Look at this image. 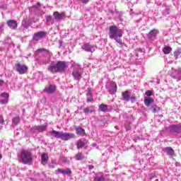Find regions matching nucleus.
<instances>
[{
	"label": "nucleus",
	"instance_id": "f257e3e1",
	"mask_svg": "<svg viewBox=\"0 0 181 181\" xmlns=\"http://www.w3.org/2000/svg\"><path fill=\"white\" fill-rule=\"evenodd\" d=\"M69 69L67 62L64 61L52 62L48 66L47 70L54 74V73H66Z\"/></svg>",
	"mask_w": 181,
	"mask_h": 181
},
{
	"label": "nucleus",
	"instance_id": "f03ea898",
	"mask_svg": "<svg viewBox=\"0 0 181 181\" xmlns=\"http://www.w3.org/2000/svg\"><path fill=\"white\" fill-rule=\"evenodd\" d=\"M109 37L110 39H114L119 46L124 47L127 46L125 43L122 42L121 37H122V30L118 28L116 25H111L109 28Z\"/></svg>",
	"mask_w": 181,
	"mask_h": 181
},
{
	"label": "nucleus",
	"instance_id": "7ed1b4c3",
	"mask_svg": "<svg viewBox=\"0 0 181 181\" xmlns=\"http://www.w3.org/2000/svg\"><path fill=\"white\" fill-rule=\"evenodd\" d=\"M50 136L52 138H56L57 139H60L64 141H70V139H74V138H76V134L74 133L63 132L56 130L50 132Z\"/></svg>",
	"mask_w": 181,
	"mask_h": 181
},
{
	"label": "nucleus",
	"instance_id": "20e7f679",
	"mask_svg": "<svg viewBox=\"0 0 181 181\" xmlns=\"http://www.w3.org/2000/svg\"><path fill=\"white\" fill-rule=\"evenodd\" d=\"M72 67V76L74 77V80L76 81H80L81 78L83 77V68L78 64L74 63L71 66Z\"/></svg>",
	"mask_w": 181,
	"mask_h": 181
},
{
	"label": "nucleus",
	"instance_id": "39448f33",
	"mask_svg": "<svg viewBox=\"0 0 181 181\" xmlns=\"http://www.w3.org/2000/svg\"><path fill=\"white\" fill-rule=\"evenodd\" d=\"M43 52H49L45 49H38L35 52L34 56L40 64H47L49 63V58L43 56Z\"/></svg>",
	"mask_w": 181,
	"mask_h": 181
},
{
	"label": "nucleus",
	"instance_id": "423d86ee",
	"mask_svg": "<svg viewBox=\"0 0 181 181\" xmlns=\"http://www.w3.org/2000/svg\"><path fill=\"white\" fill-rule=\"evenodd\" d=\"M19 162L23 163V165H28L32 163L33 158L32 153L29 150H23L21 154L18 158Z\"/></svg>",
	"mask_w": 181,
	"mask_h": 181
},
{
	"label": "nucleus",
	"instance_id": "0eeeda50",
	"mask_svg": "<svg viewBox=\"0 0 181 181\" xmlns=\"http://www.w3.org/2000/svg\"><path fill=\"white\" fill-rule=\"evenodd\" d=\"M158 33H159V31L156 29L151 30L148 34H147V43H152L153 40H156V36H158Z\"/></svg>",
	"mask_w": 181,
	"mask_h": 181
},
{
	"label": "nucleus",
	"instance_id": "6e6552de",
	"mask_svg": "<svg viewBox=\"0 0 181 181\" xmlns=\"http://www.w3.org/2000/svg\"><path fill=\"white\" fill-rule=\"evenodd\" d=\"M168 130L170 134H175V135H181V125L173 124L168 127Z\"/></svg>",
	"mask_w": 181,
	"mask_h": 181
},
{
	"label": "nucleus",
	"instance_id": "1a4fd4ad",
	"mask_svg": "<svg viewBox=\"0 0 181 181\" xmlns=\"http://www.w3.org/2000/svg\"><path fill=\"white\" fill-rule=\"evenodd\" d=\"M15 70L16 71H18L19 74H25V73L28 71V66L25 64L17 63L15 65Z\"/></svg>",
	"mask_w": 181,
	"mask_h": 181
},
{
	"label": "nucleus",
	"instance_id": "9d476101",
	"mask_svg": "<svg viewBox=\"0 0 181 181\" xmlns=\"http://www.w3.org/2000/svg\"><path fill=\"white\" fill-rule=\"evenodd\" d=\"M47 33L45 31H39L37 33H34L33 37V40L34 42H39V40H42L44 37H46Z\"/></svg>",
	"mask_w": 181,
	"mask_h": 181
},
{
	"label": "nucleus",
	"instance_id": "9b49d317",
	"mask_svg": "<svg viewBox=\"0 0 181 181\" xmlns=\"http://www.w3.org/2000/svg\"><path fill=\"white\" fill-rule=\"evenodd\" d=\"M105 89L107 90L110 94H115L117 93V84L115 83H107L105 85Z\"/></svg>",
	"mask_w": 181,
	"mask_h": 181
},
{
	"label": "nucleus",
	"instance_id": "f8f14e48",
	"mask_svg": "<svg viewBox=\"0 0 181 181\" xmlns=\"http://www.w3.org/2000/svg\"><path fill=\"white\" fill-rule=\"evenodd\" d=\"M170 77L177 81H181V68L174 69L170 74Z\"/></svg>",
	"mask_w": 181,
	"mask_h": 181
},
{
	"label": "nucleus",
	"instance_id": "ddd939ff",
	"mask_svg": "<svg viewBox=\"0 0 181 181\" xmlns=\"http://www.w3.org/2000/svg\"><path fill=\"white\" fill-rule=\"evenodd\" d=\"M82 49L85 50V52H88L90 53H94L95 52V49H97L96 46H93L90 43L86 42L82 46Z\"/></svg>",
	"mask_w": 181,
	"mask_h": 181
},
{
	"label": "nucleus",
	"instance_id": "4468645a",
	"mask_svg": "<svg viewBox=\"0 0 181 181\" xmlns=\"http://www.w3.org/2000/svg\"><path fill=\"white\" fill-rule=\"evenodd\" d=\"M8 103H9V93L4 92L0 95V104L6 105Z\"/></svg>",
	"mask_w": 181,
	"mask_h": 181
},
{
	"label": "nucleus",
	"instance_id": "2eb2a0df",
	"mask_svg": "<svg viewBox=\"0 0 181 181\" xmlns=\"http://www.w3.org/2000/svg\"><path fill=\"white\" fill-rule=\"evenodd\" d=\"M53 16L57 22H60L66 18V13L62 12L61 13L59 11H55L53 13Z\"/></svg>",
	"mask_w": 181,
	"mask_h": 181
},
{
	"label": "nucleus",
	"instance_id": "dca6fc26",
	"mask_svg": "<svg viewBox=\"0 0 181 181\" xmlns=\"http://www.w3.org/2000/svg\"><path fill=\"white\" fill-rule=\"evenodd\" d=\"M6 23L7 26L13 30L18 28V22L16 20H8Z\"/></svg>",
	"mask_w": 181,
	"mask_h": 181
},
{
	"label": "nucleus",
	"instance_id": "f3484780",
	"mask_svg": "<svg viewBox=\"0 0 181 181\" xmlns=\"http://www.w3.org/2000/svg\"><path fill=\"white\" fill-rule=\"evenodd\" d=\"M56 172L57 175H60V173H62V175H68V176H70V175H71V170H70V168H66L65 170L58 168Z\"/></svg>",
	"mask_w": 181,
	"mask_h": 181
},
{
	"label": "nucleus",
	"instance_id": "a211bd4d",
	"mask_svg": "<svg viewBox=\"0 0 181 181\" xmlns=\"http://www.w3.org/2000/svg\"><path fill=\"white\" fill-rule=\"evenodd\" d=\"M76 134V135H78L79 136H84L86 135V129H84L81 127H76L75 128Z\"/></svg>",
	"mask_w": 181,
	"mask_h": 181
},
{
	"label": "nucleus",
	"instance_id": "6ab92c4d",
	"mask_svg": "<svg viewBox=\"0 0 181 181\" xmlns=\"http://www.w3.org/2000/svg\"><path fill=\"white\" fill-rule=\"evenodd\" d=\"M163 152L168 155V156H173L175 155V150L172 147H165L163 148Z\"/></svg>",
	"mask_w": 181,
	"mask_h": 181
},
{
	"label": "nucleus",
	"instance_id": "aec40b11",
	"mask_svg": "<svg viewBox=\"0 0 181 181\" xmlns=\"http://www.w3.org/2000/svg\"><path fill=\"white\" fill-rule=\"evenodd\" d=\"M122 100L123 101H126L127 103H128V101H129L130 100V95H129V90H126L124 92L122 93Z\"/></svg>",
	"mask_w": 181,
	"mask_h": 181
},
{
	"label": "nucleus",
	"instance_id": "412c9836",
	"mask_svg": "<svg viewBox=\"0 0 181 181\" xmlns=\"http://www.w3.org/2000/svg\"><path fill=\"white\" fill-rule=\"evenodd\" d=\"M4 45L5 47H7V49L11 47V46H13V47H15V44H13V42H12L11 41V38L10 37L5 38Z\"/></svg>",
	"mask_w": 181,
	"mask_h": 181
},
{
	"label": "nucleus",
	"instance_id": "4be33fe9",
	"mask_svg": "<svg viewBox=\"0 0 181 181\" xmlns=\"http://www.w3.org/2000/svg\"><path fill=\"white\" fill-rule=\"evenodd\" d=\"M41 163L42 165H46L47 163V161L49 160V155L47 153H42L41 156Z\"/></svg>",
	"mask_w": 181,
	"mask_h": 181
},
{
	"label": "nucleus",
	"instance_id": "5701e85b",
	"mask_svg": "<svg viewBox=\"0 0 181 181\" xmlns=\"http://www.w3.org/2000/svg\"><path fill=\"white\" fill-rule=\"evenodd\" d=\"M105 177H104V174L103 173H98L93 179V181H105Z\"/></svg>",
	"mask_w": 181,
	"mask_h": 181
},
{
	"label": "nucleus",
	"instance_id": "b1692460",
	"mask_svg": "<svg viewBox=\"0 0 181 181\" xmlns=\"http://www.w3.org/2000/svg\"><path fill=\"white\" fill-rule=\"evenodd\" d=\"M44 90L45 91V93H54V91L56 90V86L49 85V87L45 88Z\"/></svg>",
	"mask_w": 181,
	"mask_h": 181
},
{
	"label": "nucleus",
	"instance_id": "393cba45",
	"mask_svg": "<svg viewBox=\"0 0 181 181\" xmlns=\"http://www.w3.org/2000/svg\"><path fill=\"white\" fill-rule=\"evenodd\" d=\"M45 20L48 25H53V23H54V19L53 18V16L50 15H46Z\"/></svg>",
	"mask_w": 181,
	"mask_h": 181
},
{
	"label": "nucleus",
	"instance_id": "a878e982",
	"mask_svg": "<svg viewBox=\"0 0 181 181\" xmlns=\"http://www.w3.org/2000/svg\"><path fill=\"white\" fill-rule=\"evenodd\" d=\"M37 132H45L47 130V123L41 126H37Z\"/></svg>",
	"mask_w": 181,
	"mask_h": 181
},
{
	"label": "nucleus",
	"instance_id": "bb28decb",
	"mask_svg": "<svg viewBox=\"0 0 181 181\" xmlns=\"http://www.w3.org/2000/svg\"><path fill=\"white\" fill-rule=\"evenodd\" d=\"M152 103H153V98H147L144 99V104L146 105V107H151Z\"/></svg>",
	"mask_w": 181,
	"mask_h": 181
},
{
	"label": "nucleus",
	"instance_id": "cd10ccee",
	"mask_svg": "<svg viewBox=\"0 0 181 181\" xmlns=\"http://www.w3.org/2000/svg\"><path fill=\"white\" fill-rule=\"evenodd\" d=\"M134 54L137 57H141L144 56V49L139 48L134 50Z\"/></svg>",
	"mask_w": 181,
	"mask_h": 181
},
{
	"label": "nucleus",
	"instance_id": "c85d7f7f",
	"mask_svg": "<svg viewBox=\"0 0 181 181\" xmlns=\"http://www.w3.org/2000/svg\"><path fill=\"white\" fill-rule=\"evenodd\" d=\"M84 145H86V143L81 139L78 140L76 142L77 149H81V148H84Z\"/></svg>",
	"mask_w": 181,
	"mask_h": 181
},
{
	"label": "nucleus",
	"instance_id": "c756f323",
	"mask_svg": "<svg viewBox=\"0 0 181 181\" xmlns=\"http://www.w3.org/2000/svg\"><path fill=\"white\" fill-rule=\"evenodd\" d=\"M33 22L31 21H28L26 19L23 20L22 21V25L24 26V28H29V26H30V25H32Z\"/></svg>",
	"mask_w": 181,
	"mask_h": 181
},
{
	"label": "nucleus",
	"instance_id": "7c9ffc66",
	"mask_svg": "<svg viewBox=\"0 0 181 181\" xmlns=\"http://www.w3.org/2000/svg\"><path fill=\"white\" fill-rule=\"evenodd\" d=\"M99 110L102 111V112H107V111H108V106L105 104H101L99 105Z\"/></svg>",
	"mask_w": 181,
	"mask_h": 181
},
{
	"label": "nucleus",
	"instance_id": "2f4dec72",
	"mask_svg": "<svg viewBox=\"0 0 181 181\" xmlns=\"http://www.w3.org/2000/svg\"><path fill=\"white\" fill-rule=\"evenodd\" d=\"M163 52L164 54H169V53H170V52H172V47H170L169 46H166L163 49Z\"/></svg>",
	"mask_w": 181,
	"mask_h": 181
},
{
	"label": "nucleus",
	"instance_id": "473e14b6",
	"mask_svg": "<svg viewBox=\"0 0 181 181\" xmlns=\"http://www.w3.org/2000/svg\"><path fill=\"white\" fill-rule=\"evenodd\" d=\"M180 54H181V48H177L174 52V57L175 60H177V59L179 58V56H180Z\"/></svg>",
	"mask_w": 181,
	"mask_h": 181
},
{
	"label": "nucleus",
	"instance_id": "72a5a7b5",
	"mask_svg": "<svg viewBox=\"0 0 181 181\" xmlns=\"http://www.w3.org/2000/svg\"><path fill=\"white\" fill-rule=\"evenodd\" d=\"M75 159L76 160H83V159H84V156L83 155V153H78L75 156Z\"/></svg>",
	"mask_w": 181,
	"mask_h": 181
},
{
	"label": "nucleus",
	"instance_id": "f704fd0d",
	"mask_svg": "<svg viewBox=\"0 0 181 181\" xmlns=\"http://www.w3.org/2000/svg\"><path fill=\"white\" fill-rule=\"evenodd\" d=\"M12 122L13 124H14V125H18V124L21 122V117H19L18 116L13 117Z\"/></svg>",
	"mask_w": 181,
	"mask_h": 181
},
{
	"label": "nucleus",
	"instance_id": "c9c22d12",
	"mask_svg": "<svg viewBox=\"0 0 181 181\" xmlns=\"http://www.w3.org/2000/svg\"><path fill=\"white\" fill-rule=\"evenodd\" d=\"M151 110H152V112H153L154 114L158 112V111H159L160 110V108L159 107H158L156 105H152L151 106Z\"/></svg>",
	"mask_w": 181,
	"mask_h": 181
},
{
	"label": "nucleus",
	"instance_id": "e433bc0d",
	"mask_svg": "<svg viewBox=\"0 0 181 181\" xmlns=\"http://www.w3.org/2000/svg\"><path fill=\"white\" fill-rule=\"evenodd\" d=\"M93 111H94V110H93L92 108L88 107H85V108L83 109V112H84V114H85L86 115H87L88 114H91V113H93Z\"/></svg>",
	"mask_w": 181,
	"mask_h": 181
},
{
	"label": "nucleus",
	"instance_id": "4c0bfd02",
	"mask_svg": "<svg viewBox=\"0 0 181 181\" xmlns=\"http://www.w3.org/2000/svg\"><path fill=\"white\" fill-rule=\"evenodd\" d=\"M30 132L33 135H36L37 134V126H34L33 127L30 128Z\"/></svg>",
	"mask_w": 181,
	"mask_h": 181
},
{
	"label": "nucleus",
	"instance_id": "58836bf2",
	"mask_svg": "<svg viewBox=\"0 0 181 181\" xmlns=\"http://www.w3.org/2000/svg\"><path fill=\"white\" fill-rule=\"evenodd\" d=\"M87 97H93V88H88L86 90Z\"/></svg>",
	"mask_w": 181,
	"mask_h": 181
},
{
	"label": "nucleus",
	"instance_id": "ea45409f",
	"mask_svg": "<svg viewBox=\"0 0 181 181\" xmlns=\"http://www.w3.org/2000/svg\"><path fill=\"white\" fill-rule=\"evenodd\" d=\"M169 13H170V10L169 8L166 7L165 9L163 11V15H164V16H168Z\"/></svg>",
	"mask_w": 181,
	"mask_h": 181
},
{
	"label": "nucleus",
	"instance_id": "a19ab883",
	"mask_svg": "<svg viewBox=\"0 0 181 181\" xmlns=\"http://www.w3.org/2000/svg\"><path fill=\"white\" fill-rule=\"evenodd\" d=\"M40 6V2L37 1L36 5H33V6L30 7V9H39V7Z\"/></svg>",
	"mask_w": 181,
	"mask_h": 181
},
{
	"label": "nucleus",
	"instance_id": "79ce46f5",
	"mask_svg": "<svg viewBox=\"0 0 181 181\" xmlns=\"http://www.w3.org/2000/svg\"><path fill=\"white\" fill-rule=\"evenodd\" d=\"M0 9H4V11H6V4L0 2Z\"/></svg>",
	"mask_w": 181,
	"mask_h": 181
},
{
	"label": "nucleus",
	"instance_id": "37998d69",
	"mask_svg": "<svg viewBox=\"0 0 181 181\" xmlns=\"http://www.w3.org/2000/svg\"><path fill=\"white\" fill-rule=\"evenodd\" d=\"M123 118H127V119L132 118V119H133V121H135V118H134V117H132V115L128 116L127 114L123 115Z\"/></svg>",
	"mask_w": 181,
	"mask_h": 181
},
{
	"label": "nucleus",
	"instance_id": "c03bdc74",
	"mask_svg": "<svg viewBox=\"0 0 181 181\" xmlns=\"http://www.w3.org/2000/svg\"><path fill=\"white\" fill-rule=\"evenodd\" d=\"M78 2H81V4H83L84 5H87L88 2H90V0H77Z\"/></svg>",
	"mask_w": 181,
	"mask_h": 181
},
{
	"label": "nucleus",
	"instance_id": "a18cd8bd",
	"mask_svg": "<svg viewBox=\"0 0 181 181\" xmlns=\"http://www.w3.org/2000/svg\"><path fill=\"white\" fill-rule=\"evenodd\" d=\"M0 124L1 125L5 124V120L4 119V116L2 115H0Z\"/></svg>",
	"mask_w": 181,
	"mask_h": 181
},
{
	"label": "nucleus",
	"instance_id": "49530a36",
	"mask_svg": "<svg viewBox=\"0 0 181 181\" xmlns=\"http://www.w3.org/2000/svg\"><path fill=\"white\" fill-rule=\"evenodd\" d=\"M153 93V92L152 90H146V95H147V97H151V95H152Z\"/></svg>",
	"mask_w": 181,
	"mask_h": 181
},
{
	"label": "nucleus",
	"instance_id": "de8ad7c7",
	"mask_svg": "<svg viewBox=\"0 0 181 181\" xmlns=\"http://www.w3.org/2000/svg\"><path fill=\"white\" fill-rule=\"evenodd\" d=\"M130 100L132 103H136V97L134 95L130 96Z\"/></svg>",
	"mask_w": 181,
	"mask_h": 181
},
{
	"label": "nucleus",
	"instance_id": "09e8293b",
	"mask_svg": "<svg viewBox=\"0 0 181 181\" xmlns=\"http://www.w3.org/2000/svg\"><path fill=\"white\" fill-rule=\"evenodd\" d=\"M126 131H131V124L128 123L125 124Z\"/></svg>",
	"mask_w": 181,
	"mask_h": 181
},
{
	"label": "nucleus",
	"instance_id": "8fccbe9b",
	"mask_svg": "<svg viewBox=\"0 0 181 181\" xmlns=\"http://www.w3.org/2000/svg\"><path fill=\"white\" fill-rule=\"evenodd\" d=\"M92 101H94V98H93V96H90V98H87L86 99L87 103H91Z\"/></svg>",
	"mask_w": 181,
	"mask_h": 181
},
{
	"label": "nucleus",
	"instance_id": "3c124183",
	"mask_svg": "<svg viewBox=\"0 0 181 181\" xmlns=\"http://www.w3.org/2000/svg\"><path fill=\"white\" fill-rule=\"evenodd\" d=\"M4 24L2 23L1 25H0V33H2L4 32Z\"/></svg>",
	"mask_w": 181,
	"mask_h": 181
},
{
	"label": "nucleus",
	"instance_id": "603ef678",
	"mask_svg": "<svg viewBox=\"0 0 181 181\" xmlns=\"http://www.w3.org/2000/svg\"><path fill=\"white\" fill-rule=\"evenodd\" d=\"M139 139H141V137L136 136V137H135V138L134 139V141L135 142H137L138 141H139Z\"/></svg>",
	"mask_w": 181,
	"mask_h": 181
},
{
	"label": "nucleus",
	"instance_id": "864d4df0",
	"mask_svg": "<svg viewBox=\"0 0 181 181\" xmlns=\"http://www.w3.org/2000/svg\"><path fill=\"white\" fill-rule=\"evenodd\" d=\"M88 169H89V170H91L92 169H94V165H88Z\"/></svg>",
	"mask_w": 181,
	"mask_h": 181
},
{
	"label": "nucleus",
	"instance_id": "5fc2aeb1",
	"mask_svg": "<svg viewBox=\"0 0 181 181\" xmlns=\"http://www.w3.org/2000/svg\"><path fill=\"white\" fill-rule=\"evenodd\" d=\"M4 86V81L0 79V86Z\"/></svg>",
	"mask_w": 181,
	"mask_h": 181
},
{
	"label": "nucleus",
	"instance_id": "6e6d98bb",
	"mask_svg": "<svg viewBox=\"0 0 181 181\" xmlns=\"http://www.w3.org/2000/svg\"><path fill=\"white\" fill-rule=\"evenodd\" d=\"M0 50H1V52H4V50H5V49L3 47H1Z\"/></svg>",
	"mask_w": 181,
	"mask_h": 181
},
{
	"label": "nucleus",
	"instance_id": "4d7b16f0",
	"mask_svg": "<svg viewBox=\"0 0 181 181\" xmlns=\"http://www.w3.org/2000/svg\"><path fill=\"white\" fill-rule=\"evenodd\" d=\"M175 166H180V163H175Z\"/></svg>",
	"mask_w": 181,
	"mask_h": 181
},
{
	"label": "nucleus",
	"instance_id": "13d9d810",
	"mask_svg": "<svg viewBox=\"0 0 181 181\" xmlns=\"http://www.w3.org/2000/svg\"><path fill=\"white\" fill-rule=\"evenodd\" d=\"M110 13H114V11L113 10H110Z\"/></svg>",
	"mask_w": 181,
	"mask_h": 181
},
{
	"label": "nucleus",
	"instance_id": "bf43d9fd",
	"mask_svg": "<svg viewBox=\"0 0 181 181\" xmlns=\"http://www.w3.org/2000/svg\"><path fill=\"white\" fill-rule=\"evenodd\" d=\"M2 159V154H0V160Z\"/></svg>",
	"mask_w": 181,
	"mask_h": 181
},
{
	"label": "nucleus",
	"instance_id": "052dcab7",
	"mask_svg": "<svg viewBox=\"0 0 181 181\" xmlns=\"http://www.w3.org/2000/svg\"><path fill=\"white\" fill-rule=\"evenodd\" d=\"M37 21H39V20L34 21H33V22H34V23H36V22H37Z\"/></svg>",
	"mask_w": 181,
	"mask_h": 181
},
{
	"label": "nucleus",
	"instance_id": "680f3d73",
	"mask_svg": "<svg viewBox=\"0 0 181 181\" xmlns=\"http://www.w3.org/2000/svg\"><path fill=\"white\" fill-rule=\"evenodd\" d=\"M119 21H122V18H119Z\"/></svg>",
	"mask_w": 181,
	"mask_h": 181
}]
</instances>
